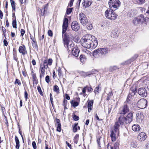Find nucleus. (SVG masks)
Wrapping results in <instances>:
<instances>
[{"mask_svg": "<svg viewBox=\"0 0 149 149\" xmlns=\"http://www.w3.org/2000/svg\"><path fill=\"white\" fill-rule=\"evenodd\" d=\"M132 116L133 113H130L126 117L122 115L119 116L114 127V131L118 134L120 124L121 126L124 125L125 123L127 124L130 123L132 120Z\"/></svg>", "mask_w": 149, "mask_h": 149, "instance_id": "f257e3e1", "label": "nucleus"}, {"mask_svg": "<svg viewBox=\"0 0 149 149\" xmlns=\"http://www.w3.org/2000/svg\"><path fill=\"white\" fill-rule=\"evenodd\" d=\"M91 36L90 35H86L82 37L81 40V42L83 47L86 48H89L91 47L90 44L92 43V41L91 39Z\"/></svg>", "mask_w": 149, "mask_h": 149, "instance_id": "f03ea898", "label": "nucleus"}, {"mask_svg": "<svg viewBox=\"0 0 149 149\" xmlns=\"http://www.w3.org/2000/svg\"><path fill=\"white\" fill-rule=\"evenodd\" d=\"M148 18L147 17L144 18L143 15H140L138 17H135L133 20V23L135 25H137L140 24L145 22Z\"/></svg>", "mask_w": 149, "mask_h": 149, "instance_id": "7ed1b4c3", "label": "nucleus"}, {"mask_svg": "<svg viewBox=\"0 0 149 149\" xmlns=\"http://www.w3.org/2000/svg\"><path fill=\"white\" fill-rule=\"evenodd\" d=\"M109 5L110 9L115 11L120 6V2L118 0H110Z\"/></svg>", "mask_w": 149, "mask_h": 149, "instance_id": "20e7f679", "label": "nucleus"}, {"mask_svg": "<svg viewBox=\"0 0 149 149\" xmlns=\"http://www.w3.org/2000/svg\"><path fill=\"white\" fill-rule=\"evenodd\" d=\"M109 51L108 49L106 48H102L94 50L93 52L94 55H106Z\"/></svg>", "mask_w": 149, "mask_h": 149, "instance_id": "39448f33", "label": "nucleus"}, {"mask_svg": "<svg viewBox=\"0 0 149 149\" xmlns=\"http://www.w3.org/2000/svg\"><path fill=\"white\" fill-rule=\"evenodd\" d=\"M72 34L70 33H64L63 34L62 33V37L64 44H67V43H69L70 42H72L70 40V39H71Z\"/></svg>", "mask_w": 149, "mask_h": 149, "instance_id": "423d86ee", "label": "nucleus"}, {"mask_svg": "<svg viewBox=\"0 0 149 149\" xmlns=\"http://www.w3.org/2000/svg\"><path fill=\"white\" fill-rule=\"evenodd\" d=\"M147 100L144 98L140 100L137 102V106L141 109L145 108L147 106Z\"/></svg>", "mask_w": 149, "mask_h": 149, "instance_id": "0eeeda50", "label": "nucleus"}, {"mask_svg": "<svg viewBox=\"0 0 149 149\" xmlns=\"http://www.w3.org/2000/svg\"><path fill=\"white\" fill-rule=\"evenodd\" d=\"M79 19L81 23L83 25H86L88 22V20L85 15L82 13L79 14Z\"/></svg>", "mask_w": 149, "mask_h": 149, "instance_id": "6e6552de", "label": "nucleus"}, {"mask_svg": "<svg viewBox=\"0 0 149 149\" xmlns=\"http://www.w3.org/2000/svg\"><path fill=\"white\" fill-rule=\"evenodd\" d=\"M48 66L47 65L40 64V68L39 69L40 77V79L43 77L45 73V69H47Z\"/></svg>", "mask_w": 149, "mask_h": 149, "instance_id": "1a4fd4ad", "label": "nucleus"}, {"mask_svg": "<svg viewBox=\"0 0 149 149\" xmlns=\"http://www.w3.org/2000/svg\"><path fill=\"white\" fill-rule=\"evenodd\" d=\"M129 111V108L127 104H125L120 108L119 113L120 114H125Z\"/></svg>", "mask_w": 149, "mask_h": 149, "instance_id": "9d476101", "label": "nucleus"}, {"mask_svg": "<svg viewBox=\"0 0 149 149\" xmlns=\"http://www.w3.org/2000/svg\"><path fill=\"white\" fill-rule=\"evenodd\" d=\"M68 18H65L63 21V24L62 26L63 29L62 33H65L67 30L68 26Z\"/></svg>", "mask_w": 149, "mask_h": 149, "instance_id": "9b49d317", "label": "nucleus"}, {"mask_svg": "<svg viewBox=\"0 0 149 149\" xmlns=\"http://www.w3.org/2000/svg\"><path fill=\"white\" fill-rule=\"evenodd\" d=\"M138 93L141 97H146L147 95L146 90L144 88H141L138 90Z\"/></svg>", "mask_w": 149, "mask_h": 149, "instance_id": "f8f14e48", "label": "nucleus"}, {"mask_svg": "<svg viewBox=\"0 0 149 149\" xmlns=\"http://www.w3.org/2000/svg\"><path fill=\"white\" fill-rule=\"evenodd\" d=\"M71 28L73 30L77 31L80 28L79 25L77 21H74L72 23Z\"/></svg>", "mask_w": 149, "mask_h": 149, "instance_id": "ddd939ff", "label": "nucleus"}, {"mask_svg": "<svg viewBox=\"0 0 149 149\" xmlns=\"http://www.w3.org/2000/svg\"><path fill=\"white\" fill-rule=\"evenodd\" d=\"M147 136L146 134L144 132H141L138 135L137 138L138 140L142 141H144L146 138Z\"/></svg>", "mask_w": 149, "mask_h": 149, "instance_id": "4468645a", "label": "nucleus"}, {"mask_svg": "<svg viewBox=\"0 0 149 149\" xmlns=\"http://www.w3.org/2000/svg\"><path fill=\"white\" fill-rule=\"evenodd\" d=\"M144 118V116L141 112L138 113L136 114V121L139 123H141Z\"/></svg>", "mask_w": 149, "mask_h": 149, "instance_id": "2eb2a0df", "label": "nucleus"}, {"mask_svg": "<svg viewBox=\"0 0 149 149\" xmlns=\"http://www.w3.org/2000/svg\"><path fill=\"white\" fill-rule=\"evenodd\" d=\"M116 134H119V132L118 134L117 132H116L114 130H112L111 131L110 137L111 138V141H115L116 140Z\"/></svg>", "mask_w": 149, "mask_h": 149, "instance_id": "dca6fc26", "label": "nucleus"}, {"mask_svg": "<svg viewBox=\"0 0 149 149\" xmlns=\"http://www.w3.org/2000/svg\"><path fill=\"white\" fill-rule=\"evenodd\" d=\"M136 92V88H131L130 89V91L129 95L128 96V97H131L133 96L135 94Z\"/></svg>", "mask_w": 149, "mask_h": 149, "instance_id": "f3484780", "label": "nucleus"}, {"mask_svg": "<svg viewBox=\"0 0 149 149\" xmlns=\"http://www.w3.org/2000/svg\"><path fill=\"white\" fill-rule=\"evenodd\" d=\"M19 53H21L23 55H25L27 54V51L24 46H20L19 49Z\"/></svg>", "mask_w": 149, "mask_h": 149, "instance_id": "a211bd4d", "label": "nucleus"}, {"mask_svg": "<svg viewBox=\"0 0 149 149\" xmlns=\"http://www.w3.org/2000/svg\"><path fill=\"white\" fill-rule=\"evenodd\" d=\"M74 44V43L72 42H69V43L65 44L64 45L65 47H67L68 48V50L69 51H72L73 48Z\"/></svg>", "mask_w": 149, "mask_h": 149, "instance_id": "6ab92c4d", "label": "nucleus"}, {"mask_svg": "<svg viewBox=\"0 0 149 149\" xmlns=\"http://www.w3.org/2000/svg\"><path fill=\"white\" fill-rule=\"evenodd\" d=\"M132 130L135 132H139L141 130L140 126L138 124L133 125L132 127Z\"/></svg>", "mask_w": 149, "mask_h": 149, "instance_id": "aec40b11", "label": "nucleus"}, {"mask_svg": "<svg viewBox=\"0 0 149 149\" xmlns=\"http://www.w3.org/2000/svg\"><path fill=\"white\" fill-rule=\"evenodd\" d=\"M98 45V42L96 39H94L93 41H92V43L90 44L91 47L89 48V49H93L96 47Z\"/></svg>", "mask_w": 149, "mask_h": 149, "instance_id": "412c9836", "label": "nucleus"}, {"mask_svg": "<svg viewBox=\"0 0 149 149\" xmlns=\"http://www.w3.org/2000/svg\"><path fill=\"white\" fill-rule=\"evenodd\" d=\"M111 9H107L105 12V17L108 19H109L110 18L111 14L113 11Z\"/></svg>", "mask_w": 149, "mask_h": 149, "instance_id": "4be33fe9", "label": "nucleus"}, {"mask_svg": "<svg viewBox=\"0 0 149 149\" xmlns=\"http://www.w3.org/2000/svg\"><path fill=\"white\" fill-rule=\"evenodd\" d=\"M80 51L76 47H74L72 50V53L73 56H79Z\"/></svg>", "mask_w": 149, "mask_h": 149, "instance_id": "5701e85b", "label": "nucleus"}, {"mask_svg": "<svg viewBox=\"0 0 149 149\" xmlns=\"http://www.w3.org/2000/svg\"><path fill=\"white\" fill-rule=\"evenodd\" d=\"M48 4H46L43 6V7L41 9V12L42 13L41 15L44 16L45 13H47V10Z\"/></svg>", "mask_w": 149, "mask_h": 149, "instance_id": "b1692460", "label": "nucleus"}, {"mask_svg": "<svg viewBox=\"0 0 149 149\" xmlns=\"http://www.w3.org/2000/svg\"><path fill=\"white\" fill-rule=\"evenodd\" d=\"M93 100H89L88 101V112L89 113L90 111L93 108Z\"/></svg>", "mask_w": 149, "mask_h": 149, "instance_id": "393cba45", "label": "nucleus"}, {"mask_svg": "<svg viewBox=\"0 0 149 149\" xmlns=\"http://www.w3.org/2000/svg\"><path fill=\"white\" fill-rule=\"evenodd\" d=\"M118 16V15L116 14V13L113 11L111 14L110 18L109 19L111 20H114L116 19Z\"/></svg>", "mask_w": 149, "mask_h": 149, "instance_id": "a878e982", "label": "nucleus"}, {"mask_svg": "<svg viewBox=\"0 0 149 149\" xmlns=\"http://www.w3.org/2000/svg\"><path fill=\"white\" fill-rule=\"evenodd\" d=\"M83 4V6L86 8L90 6L91 5V3L89 0H84Z\"/></svg>", "mask_w": 149, "mask_h": 149, "instance_id": "bb28decb", "label": "nucleus"}, {"mask_svg": "<svg viewBox=\"0 0 149 149\" xmlns=\"http://www.w3.org/2000/svg\"><path fill=\"white\" fill-rule=\"evenodd\" d=\"M15 140L16 143V148L19 149L20 146L19 141L18 137L16 136H15Z\"/></svg>", "mask_w": 149, "mask_h": 149, "instance_id": "cd10ccee", "label": "nucleus"}, {"mask_svg": "<svg viewBox=\"0 0 149 149\" xmlns=\"http://www.w3.org/2000/svg\"><path fill=\"white\" fill-rule=\"evenodd\" d=\"M91 53L88 50L86 49L85 51H83V53L80 55V56H91Z\"/></svg>", "mask_w": 149, "mask_h": 149, "instance_id": "c85d7f7f", "label": "nucleus"}, {"mask_svg": "<svg viewBox=\"0 0 149 149\" xmlns=\"http://www.w3.org/2000/svg\"><path fill=\"white\" fill-rule=\"evenodd\" d=\"M78 123H75L74 124V125L72 129V131L73 132H76L78 130H80V127L79 126H78Z\"/></svg>", "mask_w": 149, "mask_h": 149, "instance_id": "c756f323", "label": "nucleus"}, {"mask_svg": "<svg viewBox=\"0 0 149 149\" xmlns=\"http://www.w3.org/2000/svg\"><path fill=\"white\" fill-rule=\"evenodd\" d=\"M80 74L81 76L85 77L87 76H89L91 75V74H89V72H85L84 71H81L80 72Z\"/></svg>", "mask_w": 149, "mask_h": 149, "instance_id": "7c9ffc66", "label": "nucleus"}, {"mask_svg": "<svg viewBox=\"0 0 149 149\" xmlns=\"http://www.w3.org/2000/svg\"><path fill=\"white\" fill-rule=\"evenodd\" d=\"M42 62L40 64L48 66L47 64V59L45 57H43L42 58Z\"/></svg>", "mask_w": 149, "mask_h": 149, "instance_id": "2f4dec72", "label": "nucleus"}, {"mask_svg": "<svg viewBox=\"0 0 149 149\" xmlns=\"http://www.w3.org/2000/svg\"><path fill=\"white\" fill-rule=\"evenodd\" d=\"M136 4L139 5L143 4L145 3V0H134Z\"/></svg>", "mask_w": 149, "mask_h": 149, "instance_id": "473e14b6", "label": "nucleus"}, {"mask_svg": "<svg viewBox=\"0 0 149 149\" xmlns=\"http://www.w3.org/2000/svg\"><path fill=\"white\" fill-rule=\"evenodd\" d=\"M119 68L116 66H111L109 68V71L110 72H112L116 70Z\"/></svg>", "mask_w": 149, "mask_h": 149, "instance_id": "72a5a7b5", "label": "nucleus"}, {"mask_svg": "<svg viewBox=\"0 0 149 149\" xmlns=\"http://www.w3.org/2000/svg\"><path fill=\"white\" fill-rule=\"evenodd\" d=\"M86 28L88 30H91L92 29V24L90 22H88L86 23Z\"/></svg>", "mask_w": 149, "mask_h": 149, "instance_id": "f704fd0d", "label": "nucleus"}, {"mask_svg": "<svg viewBox=\"0 0 149 149\" xmlns=\"http://www.w3.org/2000/svg\"><path fill=\"white\" fill-rule=\"evenodd\" d=\"M79 137V135L78 134H77L74 137V142L75 143L77 144L78 143V140Z\"/></svg>", "mask_w": 149, "mask_h": 149, "instance_id": "c9c22d12", "label": "nucleus"}, {"mask_svg": "<svg viewBox=\"0 0 149 149\" xmlns=\"http://www.w3.org/2000/svg\"><path fill=\"white\" fill-rule=\"evenodd\" d=\"M53 90L56 93H58L59 91V88L57 85H55L53 87Z\"/></svg>", "mask_w": 149, "mask_h": 149, "instance_id": "e433bc0d", "label": "nucleus"}, {"mask_svg": "<svg viewBox=\"0 0 149 149\" xmlns=\"http://www.w3.org/2000/svg\"><path fill=\"white\" fill-rule=\"evenodd\" d=\"M12 24L13 27V28H17L16 21L15 18V19H13L12 22Z\"/></svg>", "mask_w": 149, "mask_h": 149, "instance_id": "4c0bfd02", "label": "nucleus"}, {"mask_svg": "<svg viewBox=\"0 0 149 149\" xmlns=\"http://www.w3.org/2000/svg\"><path fill=\"white\" fill-rule=\"evenodd\" d=\"M57 128L56 130L57 131L60 132L61 130V124H58L55 125Z\"/></svg>", "mask_w": 149, "mask_h": 149, "instance_id": "58836bf2", "label": "nucleus"}, {"mask_svg": "<svg viewBox=\"0 0 149 149\" xmlns=\"http://www.w3.org/2000/svg\"><path fill=\"white\" fill-rule=\"evenodd\" d=\"M10 2L13 10L14 11H15V1H14L13 0L12 1V0H10Z\"/></svg>", "mask_w": 149, "mask_h": 149, "instance_id": "ea45409f", "label": "nucleus"}, {"mask_svg": "<svg viewBox=\"0 0 149 149\" xmlns=\"http://www.w3.org/2000/svg\"><path fill=\"white\" fill-rule=\"evenodd\" d=\"M79 58L80 61L81 63H83L86 61V58L85 56L84 57V56H80Z\"/></svg>", "mask_w": 149, "mask_h": 149, "instance_id": "a19ab883", "label": "nucleus"}, {"mask_svg": "<svg viewBox=\"0 0 149 149\" xmlns=\"http://www.w3.org/2000/svg\"><path fill=\"white\" fill-rule=\"evenodd\" d=\"M71 103L74 107H77L79 104V102L76 101H74L73 103L71 102Z\"/></svg>", "mask_w": 149, "mask_h": 149, "instance_id": "79ce46f5", "label": "nucleus"}, {"mask_svg": "<svg viewBox=\"0 0 149 149\" xmlns=\"http://www.w3.org/2000/svg\"><path fill=\"white\" fill-rule=\"evenodd\" d=\"M131 147L134 148H136L137 146V144L136 142H131Z\"/></svg>", "mask_w": 149, "mask_h": 149, "instance_id": "37998d69", "label": "nucleus"}, {"mask_svg": "<svg viewBox=\"0 0 149 149\" xmlns=\"http://www.w3.org/2000/svg\"><path fill=\"white\" fill-rule=\"evenodd\" d=\"M37 89L38 92L41 95H43V93L42 92V91L41 88L39 86H37Z\"/></svg>", "mask_w": 149, "mask_h": 149, "instance_id": "c03bdc74", "label": "nucleus"}, {"mask_svg": "<svg viewBox=\"0 0 149 149\" xmlns=\"http://www.w3.org/2000/svg\"><path fill=\"white\" fill-rule=\"evenodd\" d=\"M72 9V8H68L66 11V14L69 15L71 13Z\"/></svg>", "mask_w": 149, "mask_h": 149, "instance_id": "a18cd8bd", "label": "nucleus"}, {"mask_svg": "<svg viewBox=\"0 0 149 149\" xmlns=\"http://www.w3.org/2000/svg\"><path fill=\"white\" fill-rule=\"evenodd\" d=\"M50 102L51 103L53 107H54L53 101V97H52V95L51 93H50Z\"/></svg>", "mask_w": 149, "mask_h": 149, "instance_id": "49530a36", "label": "nucleus"}, {"mask_svg": "<svg viewBox=\"0 0 149 149\" xmlns=\"http://www.w3.org/2000/svg\"><path fill=\"white\" fill-rule=\"evenodd\" d=\"M55 125L61 124L60 121L58 119L56 118L54 120Z\"/></svg>", "mask_w": 149, "mask_h": 149, "instance_id": "de8ad7c7", "label": "nucleus"}, {"mask_svg": "<svg viewBox=\"0 0 149 149\" xmlns=\"http://www.w3.org/2000/svg\"><path fill=\"white\" fill-rule=\"evenodd\" d=\"M112 92H110L108 94L107 96V100H109L111 98V96L112 95Z\"/></svg>", "mask_w": 149, "mask_h": 149, "instance_id": "09e8293b", "label": "nucleus"}, {"mask_svg": "<svg viewBox=\"0 0 149 149\" xmlns=\"http://www.w3.org/2000/svg\"><path fill=\"white\" fill-rule=\"evenodd\" d=\"M52 60L51 58H49L47 60L48 65H52Z\"/></svg>", "mask_w": 149, "mask_h": 149, "instance_id": "8fccbe9b", "label": "nucleus"}, {"mask_svg": "<svg viewBox=\"0 0 149 149\" xmlns=\"http://www.w3.org/2000/svg\"><path fill=\"white\" fill-rule=\"evenodd\" d=\"M32 41V44L33 46L35 47H37V45L36 41L34 40Z\"/></svg>", "mask_w": 149, "mask_h": 149, "instance_id": "3c124183", "label": "nucleus"}, {"mask_svg": "<svg viewBox=\"0 0 149 149\" xmlns=\"http://www.w3.org/2000/svg\"><path fill=\"white\" fill-rule=\"evenodd\" d=\"M73 119L75 121L78 120L79 119V117L77 116L74 114L73 117Z\"/></svg>", "mask_w": 149, "mask_h": 149, "instance_id": "603ef678", "label": "nucleus"}, {"mask_svg": "<svg viewBox=\"0 0 149 149\" xmlns=\"http://www.w3.org/2000/svg\"><path fill=\"white\" fill-rule=\"evenodd\" d=\"M32 145L34 149H37V146L35 141H33L32 143Z\"/></svg>", "mask_w": 149, "mask_h": 149, "instance_id": "864d4df0", "label": "nucleus"}, {"mask_svg": "<svg viewBox=\"0 0 149 149\" xmlns=\"http://www.w3.org/2000/svg\"><path fill=\"white\" fill-rule=\"evenodd\" d=\"M45 81L47 83H49L50 81V78L49 76L47 75L45 78Z\"/></svg>", "mask_w": 149, "mask_h": 149, "instance_id": "5fc2aeb1", "label": "nucleus"}, {"mask_svg": "<svg viewBox=\"0 0 149 149\" xmlns=\"http://www.w3.org/2000/svg\"><path fill=\"white\" fill-rule=\"evenodd\" d=\"M97 72V71L95 70H93L89 72L90 74H91V75L94 74H95L96 72Z\"/></svg>", "mask_w": 149, "mask_h": 149, "instance_id": "6e6d98bb", "label": "nucleus"}, {"mask_svg": "<svg viewBox=\"0 0 149 149\" xmlns=\"http://www.w3.org/2000/svg\"><path fill=\"white\" fill-rule=\"evenodd\" d=\"M57 71L58 72V75L60 77L62 75V71L60 68H59L57 70Z\"/></svg>", "mask_w": 149, "mask_h": 149, "instance_id": "4d7b16f0", "label": "nucleus"}, {"mask_svg": "<svg viewBox=\"0 0 149 149\" xmlns=\"http://www.w3.org/2000/svg\"><path fill=\"white\" fill-rule=\"evenodd\" d=\"M99 89V87H97L95 88V90H94V92L95 94L97 93H99V92H98V91Z\"/></svg>", "mask_w": 149, "mask_h": 149, "instance_id": "13d9d810", "label": "nucleus"}, {"mask_svg": "<svg viewBox=\"0 0 149 149\" xmlns=\"http://www.w3.org/2000/svg\"><path fill=\"white\" fill-rule=\"evenodd\" d=\"M24 97L26 100H27L28 97V95L26 91H25L24 92Z\"/></svg>", "mask_w": 149, "mask_h": 149, "instance_id": "bf43d9fd", "label": "nucleus"}, {"mask_svg": "<svg viewBox=\"0 0 149 149\" xmlns=\"http://www.w3.org/2000/svg\"><path fill=\"white\" fill-rule=\"evenodd\" d=\"M15 84H18L19 85H21V83L19 80L16 79V80L15 81Z\"/></svg>", "mask_w": 149, "mask_h": 149, "instance_id": "052dcab7", "label": "nucleus"}, {"mask_svg": "<svg viewBox=\"0 0 149 149\" xmlns=\"http://www.w3.org/2000/svg\"><path fill=\"white\" fill-rule=\"evenodd\" d=\"M48 35L50 36H53V33L51 30H49L48 32Z\"/></svg>", "mask_w": 149, "mask_h": 149, "instance_id": "680f3d73", "label": "nucleus"}, {"mask_svg": "<svg viewBox=\"0 0 149 149\" xmlns=\"http://www.w3.org/2000/svg\"><path fill=\"white\" fill-rule=\"evenodd\" d=\"M131 63V60H128L125 61L124 63H122L123 65H125V64H128L130 63Z\"/></svg>", "mask_w": 149, "mask_h": 149, "instance_id": "e2e57ef3", "label": "nucleus"}, {"mask_svg": "<svg viewBox=\"0 0 149 149\" xmlns=\"http://www.w3.org/2000/svg\"><path fill=\"white\" fill-rule=\"evenodd\" d=\"M118 143H116L114 145L113 149H117L118 146Z\"/></svg>", "mask_w": 149, "mask_h": 149, "instance_id": "0e129e2a", "label": "nucleus"}, {"mask_svg": "<svg viewBox=\"0 0 149 149\" xmlns=\"http://www.w3.org/2000/svg\"><path fill=\"white\" fill-rule=\"evenodd\" d=\"M87 86H86L84 87V88H83L82 91V92L83 93H85L86 92V88H87Z\"/></svg>", "mask_w": 149, "mask_h": 149, "instance_id": "69168bd1", "label": "nucleus"}, {"mask_svg": "<svg viewBox=\"0 0 149 149\" xmlns=\"http://www.w3.org/2000/svg\"><path fill=\"white\" fill-rule=\"evenodd\" d=\"M139 9L140 10L141 12H142V13H143V11H144L145 12V11L146 10L145 8H142V7H140L139 8Z\"/></svg>", "mask_w": 149, "mask_h": 149, "instance_id": "338daca9", "label": "nucleus"}, {"mask_svg": "<svg viewBox=\"0 0 149 149\" xmlns=\"http://www.w3.org/2000/svg\"><path fill=\"white\" fill-rule=\"evenodd\" d=\"M25 31L23 29H21V34L22 36H23L25 33Z\"/></svg>", "mask_w": 149, "mask_h": 149, "instance_id": "774afa93", "label": "nucleus"}]
</instances>
